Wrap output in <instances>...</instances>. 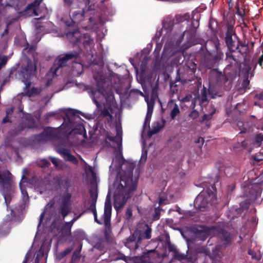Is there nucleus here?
Returning a JSON list of instances; mask_svg holds the SVG:
<instances>
[{
    "label": "nucleus",
    "instance_id": "nucleus-31",
    "mask_svg": "<svg viewBox=\"0 0 263 263\" xmlns=\"http://www.w3.org/2000/svg\"><path fill=\"white\" fill-rule=\"evenodd\" d=\"M226 61L229 62L231 66L235 65L237 63L234 55L230 52L227 53Z\"/></svg>",
    "mask_w": 263,
    "mask_h": 263
},
{
    "label": "nucleus",
    "instance_id": "nucleus-51",
    "mask_svg": "<svg viewBox=\"0 0 263 263\" xmlns=\"http://www.w3.org/2000/svg\"><path fill=\"white\" fill-rule=\"evenodd\" d=\"M15 215V212L12 210H10V215L8 214L6 216L7 220L9 221L10 220L12 217H13Z\"/></svg>",
    "mask_w": 263,
    "mask_h": 263
},
{
    "label": "nucleus",
    "instance_id": "nucleus-24",
    "mask_svg": "<svg viewBox=\"0 0 263 263\" xmlns=\"http://www.w3.org/2000/svg\"><path fill=\"white\" fill-rule=\"evenodd\" d=\"M237 125L239 129L240 130V133H246L250 132L251 131L252 124H250L249 123H244L242 121H239L237 123Z\"/></svg>",
    "mask_w": 263,
    "mask_h": 263
},
{
    "label": "nucleus",
    "instance_id": "nucleus-47",
    "mask_svg": "<svg viewBox=\"0 0 263 263\" xmlns=\"http://www.w3.org/2000/svg\"><path fill=\"white\" fill-rule=\"evenodd\" d=\"M212 249L213 251L212 255L213 257L219 255L217 247H213Z\"/></svg>",
    "mask_w": 263,
    "mask_h": 263
},
{
    "label": "nucleus",
    "instance_id": "nucleus-7",
    "mask_svg": "<svg viewBox=\"0 0 263 263\" xmlns=\"http://www.w3.org/2000/svg\"><path fill=\"white\" fill-rule=\"evenodd\" d=\"M47 116H56L57 118L60 116L62 118L64 121L60 126V130L64 136H67L73 132L75 133L73 128L76 126V122L79 119L75 110L71 109H61L57 111L49 112Z\"/></svg>",
    "mask_w": 263,
    "mask_h": 263
},
{
    "label": "nucleus",
    "instance_id": "nucleus-52",
    "mask_svg": "<svg viewBox=\"0 0 263 263\" xmlns=\"http://www.w3.org/2000/svg\"><path fill=\"white\" fill-rule=\"evenodd\" d=\"M146 158H147V152H143L142 155H141L140 161L141 162H145L146 159Z\"/></svg>",
    "mask_w": 263,
    "mask_h": 263
},
{
    "label": "nucleus",
    "instance_id": "nucleus-54",
    "mask_svg": "<svg viewBox=\"0 0 263 263\" xmlns=\"http://www.w3.org/2000/svg\"><path fill=\"white\" fill-rule=\"evenodd\" d=\"M155 214L154 215V218L155 219H157L159 218L160 213L159 210L156 208L155 209Z\"/></svg>",
    "mask_w": 263,
    "mask_h": 263
},
{
    "label": "nucleus",
    "instance_id": "nucleus-34",
    "mask_svg": "<svg viewBox=\"0 0 263 263\" xmlns=\"http://www.w3.org/2000/svg\"><path fill=\"white\" fill-rule=\"evenodd\" d=\"M51 136L52 135L50 133V132H49L48 130H46L44 132H43L41 135H40V138H39V139H42L43 140H47L51 137Z\"/></svg>",
    "mask_w": 263,
    "mask_h": 263
},
{
    "label": "nucleus",
    "instance_id": "nucleus-13",
    "mask_svg": "<svg viewBox=\"0 0 263 263\" xmlns=\"http://www.w3.org/2000/svg\"><path fill=\"white\" fill-rule=\"evenodd\" d=\"M71 194L67 191L62 196L61 203L60 207V213L65 218L71 210Z\"/></svg>",
    "mask_w": 263,
    "mask_h": 263
},
{
    "label": "nucleus",
    "instance_id": "nucleus-42",
    "mask_svg": "<svg viewBox=\"0 0 263 263\" xmlns=\"http://www.w3.org/2000/svg\"><path fill=\"white\" fill-rule=\"evenodd\" d=\"M174 257L179 260H182L185 258V256L178 252H175L174 254Z\"/></svg>",
    "mask_w": 263,
    "mask_h": 263
},
{
    "label": "nucleus",
    "instance_id": "nucleus-40",
    "mask_svg": "<svg viewBox=\"0 0 263 263\" xmlns=\"http://www.w3.org/2000/svg\"><path fill=\"white\" fill-rule=\"evenodd\" d=\"M40 90L38 89L37 88H34V87H33L31 88V89L28 92V95L29 96H33L34 95H36V94H38L40 93Z\"/></svg>",
    "mask_w": 263,
    "mask_h": 263
},
{
    "label": "nucleus",
    "instance_id": "nucleus-12",
    "mask_svg": "<svg viewBox=\"0 0 263 263\" xmlns=\"http://www.w3.org/2000/svg\"><path fill=\"white\" fill-rule=\"evenodd\" d=\"M77 55L76 53H68L59 55L55 60L53 67L51 68L53 75H58L59 69L65 66L68 62L76 58Z\"/></svg>",
    "mask_w": 263,
    "mask_h": 263
},
{
    "label": "nucleus",
    "instance_id": "nucleus-38",
    "mask_svg": "<svg viewBox=\"0 0 263 263\" xmlns=\"http://www.w3.org/2000/svg\"><path fill=\"white\" fill-rule=\"evenodd\" d=\"M38 165L42 167H45L50 165V162L46 159H42L38 162Z\"/></svg>",
    "mask_w": 263,
    "mask_h": 263
},
{
    "label": "nucleus",
    "instance_id": "nucleus-22",
    "mask_svg": "<svg viewBox=\"0 0 263 263\" xmlns=\"http://www.w3.org/2000/svg\"><path fill=\"white\" fill-rule=\"evenodd\" d=\"M227 46L230 51H234L238 47L237 42L233 41L232 36L227 34L226 38Z\"/></svg>",
    "mask_w": 263,
    "mask_h": 263
},
{
    "label": "nucleus",
    "instance_id": "nucleus-1",
    "mask_svg": "<svg viewBox=\"0 0 263 263\" xmlns=\"http://www.w3.org/2000/svg\"><path fill=\"white\" fill-rule=\"evenodd\" d=\"M135 166L134 162L124 160L121 154L114 157L109 166L110 171L112 172H118V173L112 189L106 198L103 220H99L97 219L96 209L98 198L97 189L95 186H93L90 189L89 210L93 213L95 221L98 223L101 224L104 223L106 226L109 223L111 213L110 195L111 192L114 194L115 209L118 211L126 203L127 200L131 197L132 194L136 190L137 181L136 179L134 180L133 177V171Z\"/></svg>",
    "mask_w": 263,
    "mask_h": 263
},
{
    "label": "nucleus",
    "instance_id": "nucleus-39",
    "mask_svg": "<svg viewBox=\"0 0 263 263\" xmlns=\"http://www.w3.org/2000/svg\"><path fill=\"white\" fill-rule=\"evenodd\" d=\"M8 58L6 56L0 57V70L5 66L7 62Z\"/></svg>",
    "mask_w": 263,
    "mask_h": 263
},
{
    "label": "nucleus",
    "instance_id": "nucleus-48",
    "mask_svg": "<svg viewBox=\"0 0 263 263\" xmlns=\"http://www.w3.org/2000/svg\"><path fill=\"white\" fill-rule=\"evenodd\" d=\"M248 78H246V79H245L243 80V83H242V86H243V87L246 89L247 88H248V85L250 83V81L248 79Z\"/></svg>",
    "mask_w": 263,
    "mask_h": 263
},
{
    "label": "nucleus",
    "instance_id": "nucleus-60",
    "mask_svg": "<svg viewBox=\"0 0 263 263\" xmlns=\"http://www.w3.org/2000/svg\"><path fill=\"white\" fill-rule=\"evenodd\" d=\"M43 27H41L40 26H37V28L35 29V33L39 34L40 32V30H41Z\"/></svg>",
    "mask_w": 263,
    "mask_h": 263
},
{
    "label": "nucleus",
    "instance_id": "nucleus-37",
    "mask_svg": "<svg viewBox=\"0 0 263 263\" xmlns=\"http://www.w3.org/2000/svg\"><path fill=\"white\" fill-rule=\"evenodd\" d=\"M79 0H64L65 4L69 7L74 8V6H77Z\"/></svg>",
    "mask_w": 263,
    "mask_h": 263
},
{
    "label": "nucleus",
    "instance_id": "nucleus-53",
    "mask_svg": "<svg viewBox=\"0 0 263 263\" xmlns=\"http://www.w3.org/2000/svg\"><path fill=\"white\" fill-rule=\"evenodd\" d=\"M258 63L259 66L263 68V54L259 58L258 60Z\"/></svg>",
    "mask_w": 263,
    "mask_h": 263
},
{
    "label": "nucleus",
    "instance_id": "nucleus-14",
    "mask_svg": "<svg viewBox=\"0 0 263 263\" xmlns=\"http://www.w3.org/2000/svg\"><path fill=\"white\" fill-rule=\"evenodd\" d=\"M23 172V175L20 183V187L22 193V200L24 204V206H25L29 201V196L26 190V187L28 184V182H27V179L25 177V175L28 174L27 169H24Z\"/></svg>",
    "mask_w": 263,
    "mask_h": 263
},
{
    "label": "nucleus",
    "instance_id": "nucleus-26",
    "mask_svg": "<svg viewBox=\"0 0 263 263\" xmlns=\"http://www.w3.org/2000/svg\"><path fill=\"white\" fill-rule=\"evenodd\" d=\"M168 106L172 108L171 117L172 119H174L180 113L179 107L177 104H174L173 101L168 103Z\"/></svg>",
    "mask_w": 263,
    "mask_h": 263
},
{
    "label": "nucleus",
    "instance_id": "nucleus-46",
    "mask_svg": "<svg viewBox=\"0 0 263 263\" xmlns=\"http://www.w3.org/2000/svg\"><path fill=\"white\" fill-rule=\"evenodd\" d=\"M72 251V248H69L65 250L64 251L61 253V257H63L68 254H69Z\"/></svg>",
    "mask_w": 263,
    "mask_h": 263
},
{
    "label": "nucleus",
    "instance_id": "nucleus-49",
    "mask_svg": "<svg viewBox=\"0 0 263 263\" xmlns=\"http://www.w3.org/2000/svg\"><path fill=\"white\" fill-rule=\"evenodd\" d=\"M254 160L256 161H259L263 160V153H259V155H256L254 157Z\"/></svg>",
    "mask_w": 263,
    "mask_h": 263
},
{
    "label": "nucleus",
    "instance_id": "nucleus-6",
    "mask_svg": "<svg viewBox=\"0 0 263 263\" xmlns=\"http://www.w3.org/2000/svg\"><path fill=\"white\" fill-rule=\"evenodd\" d=\"M36 47L34 45L29 47L28 46L24 49L23 54L26 55L27 53H30L32 55L33 59L26 58L23 61L20 75L22 81L24 83L26 87H29L31 85L30 79L35 76L36 70V61L34 54Z\"/></svg>",
    "mask_w": 263,
    "mask_h": 263
},
{
    "label": "nucleus",
    "instance_id": "nucleus-25",
    "mask_svg": "<svg viewBox=\"0 0 263 263\" xmlns=\"http://www.w3.org/2000/svg\"><path fill=\"white\" fill-rule=\"evenodd\" d=\"M240 72L243 74L246 78H249V77H252L253 76L251 67L247 63H243L242 64V67Z\"/></svg>",
    "mask_w": 263,
    "mask_h": 263
},
{
    "label": "nucleus",
    "instance_id": "nucleus-3",
    "mask_svg": "<svg viewBox=\"0 0 263 263\" xmlns=\"http://www.w3.org/2000/svg\"><path fill=\"white\" fill-rule=\"evenodd\" d=\"M94 78L96 82V88L91 90L90 97L97 109H100L102 105L104 106L101 114L111 118L110 112L116 107V103L109 82L102 75H94Z\"/></svg>",
    "mask_w": 263,
    "mask_h": 263
},
{
    "label": "nucleus",
    "instance_id": "nucleus-29",
    "mask_svg": "<svg viewBox=\"0 0 263 263\" xmlns=\"http://www.w3.org/2000/svg\"><path fill=\"white\" fill-rule=\"evenodd\" d=\"M263 141V134H257L253 142V144L256 147H259L261 144L262 141Z\"/></svg>",
    "mask_w": 263,
    "mask_h": 263
},
{
    "label": "nucleus",
    "instance_id": "nucleus-9",
    "mask_svg": "<svg viewBox=\"0 0 263 263\" xmlns=\"http://www.w3.org/2000/svg\"><path fill=\"white\" fill-rule=\"evenodd\" d=\"M66 36L69 41L74 44L82 43L84 47L87 51H90L91 48L93 47V40L87 33H84L82 36L78 30H75L73 31L68 32Z\"/></svg>",
    "mask_w": 263,
    "mask_h": 263
},
{
    "label": "nucleus",
    "instance_id": "nucleus-50",
    "mask_svg": "<svg viewBox=\"0 0 263 263\" xmlns=\"http://www.w3.org/2000/svg\"><path fill=\"white\" fill-rule=\"evenodd\" d=\"M190 116L193 119H196L198 116V112L196 110H193L190 114Z\"/></svg>",
    "mask_w": 263,
    "mask_h": 263
},
{
    "label": "nucleus",
    "instance_id": "nucleus-27",
    "mask_svg": "<svg viewBox=\"0 0 263 263\" xmlns=\"http://www.w3.org/2000/svg\"><path fill=\"white\" fill-rule=\"evenodd\" d=\"M57 181L58 182V184L60 187H64V188L68 189L70 185L69 181L67 178H61L57 177Z\"/></svg>",
    "mask_w": 263,
    "mask_h": 263
},
{
    "label": "nucleus",
    "instance_id": "nucleus-56",
    "mask_svg": "<svg viewBox=\"0 0 263 263\" xmlns=\"http://www.w3.org/2000/svg\"><path fill=\"white\" fill-rule=\"evenodd\" d=\"M165 199L163 196H161L159 197V204H165Z\"/></svg>",
    "mask_w": 263,
    "mask_h": 263
},
{
    "label": "nucleus",
    "instance_id": "nucleus-63",
    "mask_svg": "<svg viewBox=\"0 0 263 263\" xmlns=\"http://www.w3.org/2000/svg\"><path fill=\"white\" fill-rule=\"evenodd\" d=\"M78 127H79V130H80L81 132H82V130H84V127H83L82 125H80V124L78 125Z\"/></svg>",
    "mask_w": 263,
    "mask_h": 263
},
{
    "label": "nucleus",
    "instance_id": "nucleus-33",
    "mask_svg": "<svg viewBox=\"0 0 263 263\" xmlns=\"http://www.w3.org/2000/svg\"><path fill=\"white\" fill-rule=\"evenodd\" d=\"M5 150V146L2 145L0 146V159L2 161L7 160V158L9 157L6 153Z\"/></svg>",
    "mask_w": 263,
    "mask_h": 263
},
{
    "label": "nucleus",
    "instance_id": "nucleus-44",
    "mask_svg": "<svg viewBox=\"0 0 263 263\" xmlns=\"http://www.w3.org/2000/svg\"><path fill=\"white\" fill-rule=\"evenodd\" d=\"M91 59L90 60V62L95 64H98L101 62V59L100 58H99L98 60H96L93 58V55L91 54Z\"/></svg>",
    "mask_w": 263,
    "mask_h": 263
},
{
    "label": "nucleus",
    "instance_id": "nucleus-5",
    "mask_svg": "<svg viewBox=\"0 0 263 263\" xmlns=\"http://www.w3.org/2000/svg\"><path fill=\"white\" fill-rule=\"evenodd\" d=\"M42 1L34 0L23 10L26 0H6V5L5 6L1 4L2 0H0V14L3 15L10 14V22L8 24L11 23V20L16 21L21 17L37 16V10Z\"/></svg>",
    "mask_w": 263,
    "mask_h": 263
},
{
    "label": "nucleus",
    "instance_id": "nucleus-15",
    "mask_svg": "<svg viewBox=\"0 0 263 263\" xmlns=\"http://www.w3.org/2000/svg\"><path fill=\"white\" fill-rule=\"evenodd\" d=\"M155 99V96L153 95L151 99L149 100L148 98L147 97H145V100L147 103V114L145 117V121L144 123L143 127L144 128H146V126L147 125L148 127L149 126V122L151 120V118L153 112V107L154 105V101Z\"/></svg>",
    "mask_w": 263,
    "mask_h": 263
},
{
    "label": "nucleus",
    "instance_id": "nucleus-55",
    "mask_svg": "<svg viewBox=\"0 0 263 263\" xmlns=\"http://www.w3.org/2000/svg\"><path fill=\"white\" fill-rule=\"evenodd\" d=\"M209 94L211 95V96L212 98H214L215 97L213 92L212 87L211 85H210V86H209Z\"/></svg>",
    "mask_w": 263,
    "mask_h": 263
},
{
    "label": "nucleus",
    "instance_id": "nucleus-28",
    "mask_svg": "<svg viewBox=\"0 0 263 263\" xmlns=\"http://www.w3.org/2000/svg\"><path fill=\"white\" fill-rule=\"evenodd\" d=\"M145 226L146 227V229L143 233L140 234L139 239H149L151 237V229L149 228L147 225Z\"/></svg>",
    "mask_w": 263,
    "mask_h": 263
},
{
    "label": "nucleus",
    "instance_id": "nucleus-23",
    "mask_svg": "<svg viewBox=\"0 0 263 263\" xmlns=\"http://www.w3.org/2000/svg\"><path fill=\"white\" fill-rule=\"evenodd\" d=\"M83 65L80 63H74L72 66L71 73L73 76H79L83 72Z\"/></svg>",
    "mask_w": 263,
    "mask_h": 263
},
{
    "label": "nucleus",
    "instance_id": "nucleus-58",
    "mask_svg": "<svg viewBox=\"0 0 263 263\" xmlns=\"http://www.w3.org/2000/svg\"><path fill=\"white\" fill-rule=\"evenodd\" d=\"M213 113L210 115H204L203 117V120H210Z\"/></svg>",
    "mask_w": 263,
    "mask_h": 263
},
{
    "label": "nucleus",
    "instance_id": "nucleus-17",
    "mask_svg": "<svg viewBox=\"0 0 263 263\" xmlns=\"http://www.w3.org/2000/svg\"><path fill=\"white\" fill-rule=\"evenodd\" d=\"M56 151L66 161H70L75 164L78 163V161L77 158L71 154L69 149L63 147H59L57 148Z\"/></svg>",
    "mask_w": 263,
    "mask_h": 263
},
{
    "label": "nucleus",
    "instance_id": "nucleus-59",
    "mask_svg": "<svg viewBox=\"0 0 263 263\" xmlns=\"http://www.w3.org/2000/svg\"><path fill=\"white\" fill-rule=\"evenodd\" d=\"M44 215H45V212H43L41 214V216H40V222L38 224V227L40 226L41 223V222L44 217Z\"/></svg>",
    "mask_w": 263,
    "mask_h": 263
},
{
    "label": "nucleus",
    "instance_id": "nucleus-16",
    "mask_svg": "<svg viewBox=\"0 0 263 263\" xmlns=\"http://www.w3.org/2000/svg\"><path fill=\"white\" fill-rule=\"evenodd\" d=\"M247 189L249 190V194L247 195L249 197L248 203H251L260 196L262 190L259 185H250Z\"/></svg>",
    "mask_w": 263,
    "mask_h": 263
},
{
    "label": "nucleus",
    "instance_id": "nucleus-45",
    "mask_svg": "<svg viewBox=\"0 0 263 263\" xmlns=\"http://www.w3.org/2000/svg\"><path fill=\"white\" fill-rule=\"evenodd\" d=\"M132 216V209L130 208H128L126 210L125 216L127 219H129Z\"/></svg>",
    "mask_w": 263,
    "mask_h": 263
},
{
    "label": "nucleus",
    "instance_id": "nucleus-20",
    "mask_svg": "<svg viewBox=\"0 0 263 263\" xmlns=\"http://www.w3.org/2000/svg\"><path fill=\"white\" fill-rule=\"evenodd\" d=\"M80 217V216L73 218L70 222H67L63 226L61 233L63 236H67L71 234V228L72 224Z\"/></svg>",
    "mask_w": 263,
    "mask_h": 263
},
{
    "label": "nucleus",
    "instance_id": "nucleus-2",
    "mask_svg": "<svg viewBox=\"0 0 263 263\" xmlns=\"http://www.w3.org/2000/svg\"><path fill=\"white\" fill-rule=\"evenodd\" d=\"M183 34H176L171 37L164 47L161 58L157 59L155 63L156 70L164 69L170 65H174L183 62L182 54L192 44H195L196 37V27L199 26L197 21L194 20Z\"/></svg>",
    "mask_w": 263,
    "mask_h": 263
},
{
    "label": "nucleus",
    "instance_id": "nucleus-8",
    "mask_svg": "<svg viewBox=\"0 0 263 263\" xmlns=\"http://www.w3.org/2000/svg\"><path fill=\"white\" fill-rule=\"evenodd\" d=\"M0 184L3 186V195L7 208L14 193V185L12 175L8 171L0 173Z\"/></svg>",
    "mask_w": 263,
    "mask_h": 263
},
{
    "label": "nucleus",
    "instance_id": "nucleus-4",
    "mask_svg": "<svg viewBox=\"0 0 263 263\" xmlns=\"http://www.w3.org/2000/svg\"><path fill=\"white\" fill-rule=\"evenodd\" d=\"M86 4V8L82 10H76L71 12V22L73 24H79L84 20L85 17L88 16L89 24L83 28L97 30L107 21L106 12L105 11L98 10V5L93 3L91 0H84Z\"/></svg>",
    "mask_w": 263,
    "mask_h": 263
},
{
    "label": "nucleus",
    "instance_id": "nucleus-62",
    "mask_svg": "<svg viewBox=\"0 0 263 263\" xmlns=\"http://www.w3.org/2000/svg\"><path fill=\"white\" fill-rule=\"evenodd\" d=\"M53 205V202H49L46 206V209H47L48 207H52Z\"/></svg>",
    "mask_w": 263,
    "mask_h": 263
},
{
    "label": "nucleus",
    "instance_id": "nucleus-41",
    "mask_svg": "<svg viewBox=\"0 0 263 263\" xmlns=\"http://www.w3.org/2000/svg\"><path fill=\"white\" fill-rule=\"evenodd\" d=\"M49 158L50 159L52 163L55 165V167H58L60 166V163L58 158L52 157H50Z\"/></svg>",
    "mask_w": 263,
    "mask_h": 263
},
{
    "label": "nucleus",
    "instance_id": "nucleus-43",
    "mask_svg": "<svg viewBox=\"0 0 263 263\" xmlns=\"http://www.w3.org/2000/svg\"><path fill=\"white\" fill-rule=\"evenodd\" d=\"M163 125L162 124L157 123V126H154L153 127V133L155 134L158 132L162 128Z\"/></svg>",
    "mask_w": 263,
    "mask_h": 263
},
{
    "label": "nucleus",
    "instance_id": "nucleus-30",
    "mask_svg": "<svg viewBox=\"0 0 263 263\" xmlns=\"http://www.w3.org/2000/svg\"><path fill=\"white\" fill-rule=\"evenodd\" d=\"M80 158L81 161V165L84 167L86 173L93 174V170L92 167L88 165L81 157H80Z\"/></svg>",
    "mask_w": 263,
    "mask_h": 263
},
{
    "label": "nucleus",
    "instance_id": "nucleus-19",
    "mask_svg": "<svg viewBox=\"0 0 263 263\" xmlns=\"http://www.w3.org/2000/svg\"><path fill=\"white\" fill-rule=\"evenodd\" d=\"M174 26L173 21L171 19H167L164 21L163 24V27L161 29V32L157 33L156 35L159 36L161 35L167 36L168 33L172 31Z\"/></svg>",
    "mask_w": 263,
    "mask_h": 263
},
{
    "label": "nucleus",
    "instance_id": "nucleus-32",
    "mask_svg": "<svg viewBox=\"0 0 263 263\" xmlns=\"http://www.w3.org/2000/svg\"><path fill=\"white\" fill-rule=\"evenodd\" d=\"M200 103L203 104L207 101L206 92L205 88L201 90V96L199 98Z\"/></svg>",
    "mask_w": 263,
    "mask_h": 263
},
{
    "label": "nucleus",
    "instance_id": "nucleus-35",
    "mask_svg": "<svg viewBox=\"0 0 263 263\" xmlns=\"http://www.w3.org/2000/svg\"><path fill=\"white\" fill-rule=\"evenodd\" d=\"M13 111V108L11 107L6 110V117L3 119V123H6L10 121V116L12 115Z\"/></svg>",
    "mask_w": 263,
    "mask_h": 263
},
{
    "label": "nucleus",
    "instance_id": "nucleus-11",
    "mask_svg": "<svg viewBox=\"0 0 263 263\" xmlns=\"http://www.w3.org/2000/svg\"><path fill=\"white\" fill-rule=\"evenodd\" d=\"M200 231V235L204 237L203 240H205L206 237L209 236H212L216 234H219L221 238L226 241V243H229L231 240V236L229 233L223 230L220 231L219 229L216 227L203 228Z\"/></svg>",
    "mask_w": 263,
    "mask_h": 263
},
{
    "label": "nucleus",
    "instance_id": "nucleus-21",
    "mask_svg": "<svg viewBox=\"0 0 263 263\" xmlns=\"http://www.w3.org/2000/svg\"><path fill=\"white\" fill-rule=\"evenodd\" d=\"M47 185L46 182L42 179H37L34 184V189L41 194L44 193V190L47 189Z\"/></svg>",
    "mask_w": 263,
    "mask_h": 263
},
{
    "label": "nucleus",
    "instance_id": "nucleus-36",
    "mask_svg": "<svg viewBox=\"0 0 263 263\" xmlns=\"http://www.w3.org/2000/svg\"><path fill=\"white\" fill-rule=\"evenodd\" d=\"M191 101H192V104L190 105V107L194 108L195 107V102L194 100L192 99V97L191 95L186 96L185 97L182 99V101L184 102H187Z\"/></svg>",
    "mask_w": 263,
    "mask_h": 263
},
{
    "label": "nucleus",
    "instance_id": "nucleus-10",
    "mask_svg": "<svg viewBox=\"0 0 263 263\" xmlns=\"http://www.w3.org/2000/svg\"><path fill=\"white\" fill-rule=\"evenodd\" d=\"M215 198V190L214 186L212 185L211 188L202 191L196 197L194 201L195 206L201 211L203 210Z\"/></svg>",
    "mask_w": 263,
    "mask_h": 263
},
{
    "label": "nucleus",
    "instance_id": "nucleus-64",
    "mask_svg": "<svg viewBox=\"0 0 263 263\" xmlns=\"http://www.w3.org/2000/svg\"><path fill=\"white\" fill-rule=\"evenodd\" d=\"M27 262V258L26 257L25 260L24 261V262L23 263H26Z\"/></svg>",
    "mask_w": 263,
    "mask_h": 263
},
{
    "label": "nucleus",
    "instance_id": "nucleus-18",
    "mask_svg": "<svg viewBox=\"0 0 263 263\" xmlns=\"http://www.w3.org/2000/svg\"><path fill=\"white\" fill-rule=\"evenodd\" d=\"M116 136H111L109 134L107 136V138L110 141H113L117 144V146L120 148L122 145V127L120 124H117L116 125Z\"/></svg>",
    "mask_w": 263,
    "mask_h": 263
},
{
    "label": "nucleus",
    "instance_id": "nucleus-61",
    "mask_svg": "<svg viewBox=\"0 0 263 263\" xmlns=\"http://www.w3.org/2000/svg\"><path fill=\"white\" fill-rule=\"evenodd\" d=\"M249 254L252 256V257L253 258H256L255 255H254V252H252L251 250L249 251Z\"/></svg>",
    "mask_w": 263,
    "mask_h": 263
},
{
    "label": "nucleus",
    "instance_id": "nucleus-57",
    "mask_svg": "<svg viewBox=\"0 0 263 263\" xmlns=\"http://www.w3.org/2000/svg\"><path fill=\"white\" fill-rule=\"evenodd\" d=\"M257 99L263 100V92L256 95Z\"/></svg>",
    "mask_w": 263,
    "mask_h": 263
}]
</instances>
